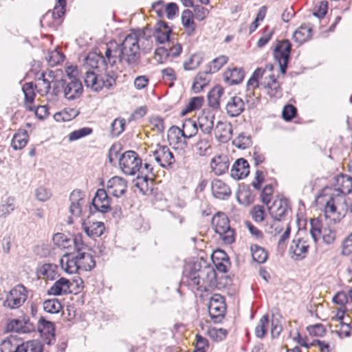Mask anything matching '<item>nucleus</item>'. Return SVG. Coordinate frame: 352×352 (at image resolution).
I'll return each mask as SVG.
<instances>
[{
  "instance_id": "nucleus-16",
  "label": "nucleus",
  "mask_w": 352,
  "mask_h": 352,
  "mask_svg": "<svg viewBox=\"0 0 352 352\" xmlns=\"http://www.w3.org/2000/svg\"><path fill=\"white\" fill-rule=\"evenodd\" d=\"M289 210L287 202L285 199L275 200L273 204L268 207V211L271 217L276 221H281Z\"/></svg>"
},
{
  "instance_id": "nucleus-12",
  "label": "nucleus",
  "mask_w": 352,
  "mask_h": 352,
  "mask_svg": "<svg viewBox=\"0 0 352 352\" xmlns=\"http://www.w3.org/2000/svg\"><path fill=\"white\" fill-rule=\"evenodd\" d=\"M77 253H66L60 260L61 268L68 274H74L80 270Z\"/></svg>"
},
{
  "instance_id": "nucleus-51",
  "label": "nucleus",
  "mask_w": 352,
  "mask_h": 352,
  "mask_svg": "<svg viewBox=\"0 0 352 352\" xmlns=\"http://www.w3.org/2000/svg\"><path fill=\"white\" fill-rule=\"evenodd\" d=\"M217 254H221V261L214 260V265H215L217 270L219 271L220 272H226L228 271V267L226 263H228V257L226 252L223 250H217Z\"/></svg>"
},
{
  "instance_id": "nucleus-58",
  "label": "nucleus",
  "mask_w": 352,
  "mask_h": 352,
  "mask_svg": "<svg viewBox=\"0 0 352 352\" xmlns=\"http://www.w3.org/2000/svg\"><path fill=\"white\" fill-rule=\"evenodd\" d=\"M182 137V129L177 126H172L168 131V138L175 140L176 142L180 141Z\"/></svg>"
},
{
  "instance_id": "nucleus-14",
  "label": "nucleus",
  "mask_w": 352,
  "mask_h": 352,
  "mask_svg": "<svg viewBox=\"0 0 352 352\" xmlns=\"http://www.w3.org/2000/svg\"><path fill=\"white\" fill-rule=\"evenodd\" d=\"M309 247L305 239L299 237L294 239L289 248V251L293 254L292 257L296 260L303 259L307 254Z\"/></svg>"
},
{
  "instance_id": "nucleus-63",
  "label": "nucleus",
  "mask_w": 352,
  "mask_h": 352,
  "mask_svg": "<svg viewBox=\"0 0 352 352\" xmlns=\"http://www.w3.org/2000/svg\"><path fill=\"white\" fill-rule=\"evenodd\" d=\"M35 195L39 201L43 202L48 200L50 198L52 194L50 191L47 188L40 186L36 188L35 191Z\"/></svg>"
},
{
  "instance_id": "nucleus-31",
  "label": "nucleus",
  "mask_w": 352,
  "mask_h": 352,
  "mask_svg": "<svg viewBox=\"0 0 352 352\" xmlns=\"http://www.w3.org/2000/svg\"><path fill=\"white\" fill-rule=\"evenodd\" d=\"M182 23L187 31L188 35L194 33L196 25L194 22L193 13L191 10L186 9L182 13Z\"/></svg>"
},
{
  "instance_id": "nucleus-41",
  "label": "nucleus",
  "mask_w": 352,
  "mask_h": 352,
  "mask_svg": "<svg viewBox=\"0 0 352 352\" xmlns=\"http://www.w3.org/2000/svg\"><path fill=\"white\" fill-rule=\"evenodd\" d=\"M100 77L99 78L94 72L85 73L84 82L87 87H91L94 91L100 90Z\"/></svg>"
},
{
  "instance_id": "nucleus-54",
  "label": "nucleus",
  "mask_w": 352,
  "mask_h": 352,
  "mask_svg": "<svg viewBox=\"0 0 352 352\" xmlns=\"http://www.w3.org/2000/svg\"><path fill=\"white\" fill-rule=\"evenodd\" d=\"M311 228L309 233L315 243L318 241V238L321 234V223L317 219H313L310 221Z\"/></svg>"
},
{
  "instance_id": "nucleus-43",
  "label": "nucleus",
  "mask_w": 352,
  "mask_h": 352,
  "mask_svg": "<svg viewBox=\"0 0 352 352\" xmlns=\"http://www.w3.org/2000/svg\"><path fill=\"white\" fill-rule=\"evenodd\" d=\"M15 209V199L12 197L6 198L0 205V217H6Z\"/></svg>"
},
{
  "instance_id": "nucleus-32",
  "label": "nucleus",
  "mask_w": 352,
  "mask_h": 352,
  "mask_svg": "<svg viewBox=\"0 0 352 352\" xmlns=\"http://www.w3.org/2000/svg\"><path fill=\"white\" fill-rule=\"evenodd\" d=\"M311 28L307 25H300L293 34L294 40L301 44L311 38Z\"/></svg>"
},
{
  "instance_id": "nucleus-25",
  "label": "nucleus",
  "mask_w": 352,
  "mask_h": 352,
  "mask_svg": "<svg viewBox=\"0 0 352 352\" xmlns=\"http://www.w3.org/2000/svg\"><path fill=\"white\" fill-rule=\"evenodd\" d=\"M226 109L230 117H237L244 111L245 103L240 97L233 96L228 101Z\"/></svg>"
},
{
  "instance_id": "nucleus-46",
  "label": "nucleus",
  "mask_w": 352,
  "mask_h": 352,
  "mask_svg": "<svg viewBox=\"0 0 352 352\" xmlns=\"http://www.w3.org/2000/svg\"><path fill=\"white\" fill-rule=\"evenodd\" d=\"M211 146L208 138L200 139L194 146L195 151L200 156L208 155Z\"/></svg>"
},
{
  "instance_id": "nucleus-35",
  "label": "nucleus",
  "mask_w": 352,
  "mask_h": 352,
  "mask_svg": "<svg viewBox=\"0 0 352 352\" xmlns=\"http://www.w3.org/2000/svg\"><path fill=\"white\" fill-rule=\"evenodd\" d=\"M207 69L204 72H199L195 78L192 89L195 93H199L209 83L210 80L207 78Z\"/></svg>"
},
{
  "instance_id": "nucleus-40",
  "label": "nucleus",
  "mask_w": 352,
  "mask_h": 352,
  "mask_svg": "<svg viewBox=\"0 0 352 352\" xmlns=\"http://www.w3.org/2000/svg\"><path fill=\"white\" fill-rule=\"evenodd\" d=\"M252 258L258 263H264L268 257L267 251L258 245H252L250 247Z\"/></svg>"
},
{
  "instance_id": "nucleus-3",
  "label": "nucleus",
  "mask_w": 352,
  "mask_h": 352,
  "mask_svg": "<svg viewBox=\"0 0 352 352\" xmlns=\"http://www.w3.org/2000/svg\"><path fill=\"white\" fill-rule=\"evenodd\" d=\"M52 82V94L56 96L63 94L66 100H74L82 94L83 87L81 81L72 74H67L65 78Z\"/></svg>"
},
{
  "instance_id": "nucleus-20",
  "label": "nucleus",
  "mask_w": 352,
  "mask_h": 352,
  "mask_svg": "<svg viewBox=\"0 0 352 352\" xmlns=\"http://www.w3.org/2000/svg\"><path fill=\"white\" fill-rule=\"evenodd\" d=\"M7 331L19 333L30 332L33 329L32 324L25 318L11 320L7 324Z\"/></svg>"
},
{
  "instance_id": "nucleus-8",
  "label": "nucleus",
  "mask_w": 352,
  "mask_h": 352,
  "mask_svg": "<svg viewBox=\"0 0 352 352\" xmlns=\"http://www.w3.org/2000/svg\"><path fill=\"white\" fill-rule=\"evenodd\" d=\"M155 176V173L153 172V167L147 162H145L142 164L141 163V167H140V170L138 172L137 176V182L135 184V186L139 188L140 191L142 194H146L148 190V182L151 181L152 183L153 178Z\"/></svg>"
},
{
  "instance_id": "nucleus-2",
  "label": "nucleus",
  "mask_w": 352,
  "mask_h": 352,
  "mask_svg": "<svg viewBox=\"0 0 352 352\" xmlns=\"http://www.w3.org/2000/svg\"><path fill=\"white\" fill-rule=\"evenodd\" d=\"M183 274L190 281V284L197 286L198 289H201L205 283H211L216 278V272L213 267L202 258L186 263Z\"/></svg>"
},
{
  "instance_id": "nucleus-33",
  "label": "nucleus",
  "mask_w": 352,
  "mask_h": 352,
  "mask_svg": "<svg viewBox=\"0 0 352 352\" xmlns=\"http://www.w3.org/2000/svg\"><path fill=\"white\" fill-rule=\"evenodd\" d=\"M345 204V200L342 196L339 195L335 197H331L326 203L324 212L326 214H333L340 206H342Z\"/></svg>"
},
{
  "instance_id": "nucleus-23",
  "label": "nucleus",
  "mask_w": 352,
  "mask_h": 352,
  "mask_svg": "<svg viewBox=\"0 0 352 352\" xmlns=\"http://www.w3.org/2000/svg\"><path fill=\"white\" fill-rule=\"evenodd\" d=\"M226 307L222 302L212 298L208 305V313L214 322H219L224 316Z\"/></svg>"
},
{
  "instance_id": "nucleus-45",
  "label": "nucleus",
  "mask_w": 352,
  "mask_h": 352,
  "mask_svg": "<svg viewBox=\"0 0 352 352\" xmlns=\"http://www.w3.org/2000/svg\"><path fill=\"white\" fill-rule=\"evenodd\" d=\"M19 344L14 337L6 339L1 344V352H16L19 348Z\"/></svg>"
},
{
  "instance_id": "nucleus-48",
  "label": "nucleus",
  "mask_w": 352,
  "mask_h": 352,
  "mask_svg": "<svg viewBox=\"0 0 352 352\" xmlns=\"http://www.w3.org/2000/svg\"><path fill=\"white\" fill-rule=\"evenodd\" d=\"M126 120L124 118H116L111 124V134L113 137L119 136L124 130Z\"/></svg>"
},
{
  "instance_id": "nucleus-39",
  "label": "nucleus",
  "mask_w": 352,
  "mask_h": 352,
  "mask_svg": "<svg viewBox=\"0 0 352 352\" xmlns=\"http://www.w3.org/2000/svg\"><path fill=\"white\" fill-rule=\"evenodd\" d=\"M79 114V111L73 108H67L54 116L57 122H67L75 118Z\"/></svg>"
},
{
  "instance_id": "nucleus-60",
  "label": "nucleus",
  "mask_w": 352,
  "mask_h": 352,
  "mask_svg": "<svg viewBox=\"0 0 352 352\" xmlns=\"http://www.w3.org/2000/svg\"><path fill=\"white\" fill-rule=\"evenodd\" d=\"M165 12L168 19L173 20L179 14V7L175 3H168L166 6Z\"/></svg>"
},
{
  "instance_id": "nucleus-17",
  "label": "nucleus",
  "mask_w": 352,
  "mask_h": 352,
  "mask_svg": "<svg viewBox=\"0 0 352 352\" xmlns=\"http://www.w3.org/2000/svg\"><path fill=\"white\" fill-rule=\"evenodd\" d=\"M172 33V29L165 21H160L157 23L154 32V38L155 41L160 44L170 43V35Z\"/></svg>"
},
{
  "instance_id": "nucleus-10",
  "label": "nucleus",
  "mask_w": 352,
  "mask_h": 352,
  "mask_svg": "<svg viewBox=\"0 0 352 352\" xmlns=\"http://www.w3.org/2000/svg\"><path fill=\"white\" fill-rule=\"evenodd\" d=\"M153 156L155 161L163 168H170L175 163L173 153L167 146L157 145L153 151Z\"/></svg>"
},
{
  "instance_id": "nucleus-61",
  "label": "nucleus",
  "mask_w": 352,
  "mask_h": 352,
  "mask_svg": "<svg viewBox=\"0 0 352 352\" xmlns=\"http://www.w3.org/2000/svg\"><path fill=\"white\" fill-rule=\"evenodd\" d=\"M307 330L310 335L322 337L324 335L326 329L322 324H316L307 327Z\"/></svg>"
},
{
  "instance_id": "nucleus-7",
  "label": "nucleus",
  "mask_w": 352,
  "mask_h": 352,
  "mask_svg": "<svg viewBox=\"0 0 352 352\" xmlns=\"http://www.w3.org/2000/svg\"><path fill=\"white\" fill-rule=\"evenodd\" d=\"M292 45L289 40L278 41L274 49V56L278 61L280 72L285 74L287 71V64L290 57Z\"/></svg>"
},
{
  "instance_id": "nucleus-6",
  "label": "nucleus",
  "mask_w": 352,
  "mask_h": 352,
  "mask_svg": "<svg viewBox=\"0 0 352 352\" xmlns=\"http://www.w3.org/2000/svg\"><path fill=\"white\" fill-rule=\"evenodd\" d=\"M28 298V292L22 285H18L12 288L7 294L3 302L5 307L10 309L21 307Z\"/></svg>"
},
{
  "instance_id": "nucleus-44",
  "label": "nucleus",
  "mask_w": 352,
  "mask_h": 352,
  "mask_svg": "<svg viewBox=\"0 0 352 352\" xmlns=\"http://www.w3.org/2000/svg\"><path fill=\"white\" fill-rule=\"evenodd\" d=\"M228 60V58L223 55L213 59L207 66V72L213 74L218 72Z\"/></svg>"
},
{
  "instance_id": "nucleus-50",
  "label": "nucleus",
  "mask_w": 352,
  "mask_h": 352,
  "mask_svg": "<svg viewBox=\"0 0 352 352\" xmlns=\"http://www.w3.org/2000/svg\"><path fill=\"white\" fill-rule=\"evenodd\" d=\"M65 56L60 51L55 50L48 53L46 56V60L48 64L54 67L62 63L64 60Z\"/></svg>"
},
{
  "instance_id": "nucleus-53",
  "label": "nucleus",
  "mask_w": 352,
  "mask_h": 352,
  "mask_svg": "<svg viewBox=\"0 0 352 352\" xmlns=\"http://www.w3.org/2000/svg\"><path fill=\"white\" fill-rule=\"evenodd\" d=\"M57 3L58 4L56 5L53 9L52 16L57 24H60L62 18L65 15L66 3H61L60 2H57Z\"/></svg>"
},
{
  "instance_id": "nucleus-29",
  "label": "nucleus",
  "mask_w": 352,
  "mask_h": 352,
  "mask_svg": "<svg viewBox=\"0 0 352 352\" xmlns=\"http://www.w3.org/2000/svg\"><path fill=\"white\" fill-rule=\"evenodd\" d=\"M37 274L45 279L54 280L59 276L58 266L52 263H45L37 269Z\"/></svg>"
},
{
  "instance_id": "nucleus-18",
  "label": "nucleus",
  "mask_w": 352,
  "mask_h": 352,
  "mask_svg": "<svg viewBox=\"0 0 352 352\" xmlns=\"http://www.w3.org/2000/svg\"><path fill=\"white\" fill-rule=\"evenodd\" d=\"M211 190L213 196L221 200L228 199L232 193L230 188L220 179H214L212 182Z\"/></svg>"
},
{
  "instance_id": "nucleus-37",
  "label": "nucleus",
  "mask_w": 352,
  "mask_h": 352,
  "mask_svg": "<svg viewBox=\"0 0 352 352\" xmlns=\"http://www.w3.org/2000/svg\"><path fill=\"white\" fill-rule=\"evenodd\" d=\"M28 140V134L26 131L18 132L14 134L11 141V146L14 150H20L25 146Z\"/></svg>"
},
{
  "instance_id": "nucleus-56",
  "label": "nucleus",
  "mask_w": 352,
  "mask_h": 352,
  "mask_svg": "<svg viewBox=\"0 0 352 352\" xmlns=\"http://www.w3.org/2000/svg\"><path fill=\"white\" fill-rule=\"evenodd\" d=\"M48 78H45V73L43 72L41 76L38 78V81H42L43 85H45V91L48 93L51 89V82L53 83L52 80H56L54 74L52 71H50L47 73Z\"/></svg>"
},
{
  "instance_id": "nucleus-15",
  "label": "nucleus",
  "mask_w": 352,
  "mask_h": 352,
  "mask_svg": "<svg viewBox=\"0 0 352 352\" xmlns=\"http://www.w3.org/2000/svg\"><path fill=\"white\" fill-rule=\"evenodd\" d=\"M250 173V166L248 161L243 158L236 160L232 166L230 175L236 180L246 177Z\"/></svg>"
},
{
  "instance_id": "nucleus-24",
  "label": "nucleus",
  "mask_w": 352,
  "mask_h": 352,
  "mask_svg": "<svg viewBox=\"0 0 352 352\" xmlns=\"http://www.w3.org/2000/svg\"><path fill=\"white\" fill-rule=\"evenodd\" d=\"M82 228L84 232L91 238L100 236L105 229L104 225L101 221L89 222L84 220L82 223Z\"/></svg>"
},
{
  "instance_id": "nucleus-38",
  "label": "nucleus",
  "mask_w": 352,
  "mask_h": 352,
  "mask_svg": "<svg viewBox=\"0 0 352 352\" xmlns=\"http://www.w3.org/2000/svg\"><path fill=\"white\" fill-rule=\"evenodd\" d=\"M105 70V75L104 77H100V89L103 87L110 89L114 87L116 84L117 74L113 70H109V68Z\"/></svg>"
},
{
  "instance_id": "nucleus-5",
  "label": "nucleus",
  "mask_w": 352,
  "mask_h": 352,
  "mask_svg": "<svg viewBox=\"0 0 352 352\" xmlns=\"http://www.w3.org/2000/svg\"><path fill=\"white\" fill-rule=\"evenodd\" d=\"M142 159L134 151L124 152L119 158V165L125 175H135L140 170Z\"/></svg>"
},
{
  "instance_id": "nucleus-59",
  "label": "nucleus",
  "mask_w": 352,
  "mask_h": 352,
  "mask_svg": "<svg viewBox=\"0 0 352 352\" xmlns=\"http://www.w3.org/2000/svg\"><path fill=\"white\" fill-rule=\"evenodd\" d=\"M208 347V340L206 338L201 336V335L197 334L196 336L195 349L193 352H205L206 348Z\"/></svg>"
},
{
  "instance_id": "nucleus-27",
  "label": "nucleus",
  "mask_w": 352,
  "mask_h": 352,
  "mask_svg": "<svg viewBox=\"0 0 352 352\" xmlns=\"http://www.w3.org/2000/svg\"><path fill=\"white\" fill-rule=\"evenodd\" d=\"M210 167L217 175L225 173L229 168V160L227 155L214 157L210 162Z\"/></svg>"
},
{
  "instance_id": "nucleus-21",
  "label": "nucleus",
  "mask_w": 352,
  "mask_h": 352,
  "mask_svg": "<svg viewBox=\"0 0 352 352\" xmlns=\"http://www.w3.org/2000/svg\"><path fill=\"white\" fill-rule=\"evenodd\" d=\"M232 126L230 122L218 121L215 127V135L219 141L227 142L232 138Z\"/></svg>"
},
{
  "instance_id": "nucleus-30",
  "label": "nucleus",
  "mask_w": 352,
  "mask_h": 352,
  "mask_svg": "<svg viewBox=\"0 0 352 352\" xmlns=\"http://www.w3.org/2000/svg\"><path fill=\"white\" fill-rule=\"evenodd\" d=\"M78 256V265L83 271H91L96 266V261L91 254L87 252L77 253Z\"/></svg>"
},
{
  "instance_id": "nucleus-36",
  "label": "nucleus",
  "mask_w": 352,
  "mask_h": 352,
  "mask_svg": "<svg viewBox=\"0 0 352 352\" xmlns=\"http://www.w3.org/2000/svg\"><path fill=\"white\" fill-rule=\"evenodd\" d=\"M43 344L36 340H32L20 344L16 352H43Z\"/></svg>"
},
{
  "instance_id": "nucleus-42",
  "label": "nucleus",
  "mask_w": 352,
  "mask_h": 352,
  "mask_svg": "<svg viewBox=\"0 0 352 352\" xmlns=\"http://www.w3.org/2000/svg\"><path fill=\"white\" fill-rule=\"evenodd\" d=\"M266 87L267 88V94L270 97H280L281 96L280 84L273 74L270 76V80Z\"/></svg>"
},
{
  "instance_id": "nucleus-26",
  "label": "nucleus",
  "mask_w": 352,
  "mask_h": 352,
  "mask_svg": "<svg viewBox=\"0 0 352 352\" xmlns=\"http://www.w3.org/2000/svg\"><path fill=\"white\" fill-rule=\"evenodd\" d=\"M86 63L91 68L107 69L109 66L107 56L96 53H90L86 58Z\"/></svg>"
},
{
  "instance_id": "nucleus-11",
  "label": "nucleus",
  "mask_w": 352,
  "mask_h": 352,
  "mask_svg": "<svg viewBox=\"0 0 352 352\" xmlns=\"http://www.w3.org/2000/svg\"><path fill=\"white\" fill-rule=\"evenodd\" d=\"M107 188L108 193L116 197H120L126 192L127 184L123 178L115 176L107 182Z\"/></svg>"
},
{
  "instance_id": "nucleus-62",
  "label": "nucleus",
  "mask_w": 352,
  "mask_h": 352,
  "mask_svg": "<svg viewBox=\"0 0 352 352\" xmlns=\"http://www.w3.org/2000/svg\"><path fill=\"white\" fill-rule=\"evenodd\" d=\"M236 146L239 148H245L251 144V139L243 133L240 134L234 140Z\"/></svg>"
},
{
  "instance_id": "nucleus-22",
  "label": "nucleus",
  "mask_w": 352,
  "mask_h": 352,
  "mask_svg": "<svg viewBox=\"0 0 352 352\" xmlns=\"http://www.w3.org/2000/svg\"><path fill=\"white\" fill-rule=\"evenodd\" d=\"M334 186L336 190L341 194L347 195L352 191V177L344 174H340L335 177Z\"/></svg>"
},
{
  "instance_id": "nucleus-28",
  "label": "nucleus",
  "mask_w": 352,
  "mask_h": 352,
  "mask_svg": "<svg viewBox=\"0 0 352 352\" xmlns=\"http://www.w3.org/2000/svg\"><path fill=\"white\" fill-rule=\"evenodd\" d=\"M244 75L243 69L235 67L226 71L223 74V79L229 85H237L242 82Z\"/></svg>"
},
{
  "instance_id": "nucleus-55",
  "label": "nucleus",
  "mask_w": 352,
  "mask_h": 352,
  "mask_svg": "<svg viewBox=\"0 0 352 352\" xmlns=\"http://www.w3.org/2000/svg\"><path fill=\"white\" fill-rule=\"evenodd\" d=\"M250 214L255 222H262L265 215V208L263 206L256 205L251 210Z\"/></svg>"
},
{
  "instance_id": "nucleus-13",
  "label": "nucleus",
  "mask_w": 352,
  "mask_h": 352,
  "mask_svg": "<svg viewBox=\"0 0 352 352\" xmlns=\"http://www.w3.org/2000/svg\"><path fill=\"white\" fill-rule=\"evenodd\" d=\"M74 286V283L69 279L61 277L58 279L54 285L49 289L47 294L53 296H61L72 293L71 288Z\"/></svg>"
},
{
  "instance_id": "nucleus-47",
  "label": "nucleus",
  "mask_w": 352,
  "mask_h": 352,
  "mask_svg": "<svg viewBox=\"0 0 352 352\" xmlns=\"http://www.w3.org/2000/svg\"><path fill=\"white\" fill-rule=\"evenodd\" d=\"M62 309V305L58 300L54 298L45 300L43 302V309L50 314H57Z\"/></svg>"
},
{
  "instance_id": "nucleus-9",
  "label": "nucleus",
  "mask_w": 352,
  "mask_h": 352,
  "mask_svg": "<svg viewBox=\"0 0 352 352\" xmlns=\"http://www.w3.org/2000/svg\"><path fill=\"white\" fill-rule=\"evenodd\" d=\"M92 207L96 211L101 213H107L111 210L110 197L104 189L99 188L91 201L90 212L92 213Z\"/></svg>"
},
{
  "instance_id": "nucleus-57",
  "label": "nucleus",
  "mask_w": 352,
  "mask_h": 352,
  "mask_svg": "<svg viewBox=\"0 0 352 352\" xmlns=\"http://www.w3.org/2000/svg\"><path fill=\"white\" fill-rule=\"evenodd\" d=\"M297 116V109L292 104H287L282 111L283 118L285 121H291Z\"/></svg>"
},
{
  "instance_id": "nucleus-4",
  "label": "nucleus",
  "mask_w": 352,
  "mask_h": 352,
  "mask_svg": "<svg viewBox=\"0 0 352 352\" xmlns=\"http://www.w3.org/2000/svg\"><path fill=\"white\" fill-rule=\"evenodd\" d=\"M214 232L218 234L223 242L231 244L234 241V231L230 228V221L224 214H217L212 220Z\"/></svg>"
},
{
  "instance_id": "nucleus-19",
  "label": "nucleus",
  "mask_w": 352,
  "mask_h": 352,
  "mask_svg": "<svg viewBox=\"0 0 352 352\" xmlns=\"http://www.w3.org/2000/svg\"><path fill=\"white\" fill-rule=\"evenodd\" d=\"M214 114L210 111H204L198 117L197 121L200 130L206 135L211 133L214 128Z\"/></svg>"
},
{
  "instance_id": "nucleus-64",
  "label": "nucleus",
  "mask_w": 352,
  "mask_h": 352,
  "mask_svg": "<svg viewBox=\"0 0 352 352\" xmlns=\"http://www.w3.org/2000/svg\"><path fill=\"white\" fill-rule=\"evenodd\" d=\"M352 252V232L344 239L342 243V254L349 255Z\"/></svg>"
},
{
  "instance_id": "nucleus-34",
  "label": "nucleus",
  "mask_w": 352,
  "mask_h": 352,
  "mask_svg": "<svg viewBox=\"0 0 352 352\" xmlns=\"http://www.w3.org/2000/svg\"><path fill=\"white\" fill-rule=\"evenodd\" d=\"M182 137L185 139H190L195 136L197 131V122L192 119H186L182 124Z\"/></svg>"
},
{
  "instance_id": "nucleus-49",
  "label": "nucleus",
  "mask_w": 352,
  "mask_h": 352,
  "mask_svg": "<svg viewBox=\"0 0 352 352\" xmlns=\"http://www.w3.org/2000/svg\"><path fill=\"white\" fill-rule=\"evenodd\" d=\"M269 322V318L267 314H265L259 320L257 326L255 328V334L256 337L262 338H263L267 330V326Z\"/></svg>"
},
{
  "instance_id": "nucleus-1",
  "label": "nucleus",
  "mask_w": 352,
  "mask_h": 352,
  "mask_svg": "<svg viewBox=\"0 0 352 352\" xmlns=\"http://www.w3.org/2000/svg\"><path fill=\"white\" fill-rule=\"evenodd\" d=\"M141 38L135 33L126 36L120 44L109 42L105 47V55L109 66L113 67L118 63L126 65L131 69L138 67L141 62Z\"/></svg>"
},
{
  "instance_id": "nucleus-52",
  "label": "nucleus",
  "mask_w": 352,
  "mask_h": 352,
  "mask_svg": "<svg viewBox=\"0 0 352 352\" xmlns=\"http://www.w3.org/2000/svg\"><path fill=\"white\" fill-rule=\"evenodd\" d=\"M92 131L93 130L90 127H82L78 130H75L69 134V140L70 142H72L79 140L82 138L90 135L92 133Z\"/></svg>"
}]
</instances>
